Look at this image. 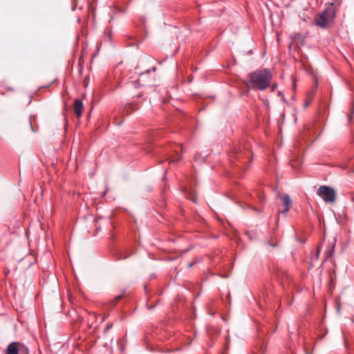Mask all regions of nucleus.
<instances>
[{"label":"nucleus","instance_id":"f03ea898","mask_svg":"<svg viewBox=\"0 0 354 354\" xmlns=\"http://www.w3.org/2000/svg\"><path fill=\"white\" fill-rule=\"evenodd\" d=\"M335 17V9L333 6H330L319 14L315 20L318 26L322 28H325L333 22Z\"/></svg>","mask_w":354,"mask_h":354},{"label":"nucleus","instance_id":"9b49d317","mask_svg":"<svg viewBox=\"0 0 354 354\" xmlns=\"http://www.w3.org/2000/svg\"><path fill=\"white\" fill-rule=\"evenodd\" d=\"M153 71H156V68H155V67H153Z\"/></svg>","mask_w":354,"mask_h":354},{"label":"nucleus","instance_id":"39448f33","mask_svg":"<svg viewBox=\"0 0 354 354\" xmlns=\"http://www.w3.org/2000/svg\"><path fill=\"white\" fill-rule=\"evenodd\" d=\"M278 197L283 202L285 208L282 209L280 213L286 214L289 210V207L290 205V198L288 194H280Z\"/></svg>","mask_w":354,"mask_h":354},{"label":"nucleus","instance_id":"0eeeda50","mask_svg":"<svg viewBox=\"0 0 354 354\" xmlns=\"http://www.w3.org/2000/svg\"><path fill=\"white\" fill-rule=\"evenodd\" d=\"M332 254H333V249H331V250H328L326 252V254H325V255H326V259H328V258L332 256Z\"/></svg>","mask_w":354,"mask_h":354},{"label":"nucleus","instance_id":"9d476101","mask_svg":"<svg viewBox=\"0 0 354 354\" xmlns=\"http://www.w3.org/2000/svg\"><path fill=\"white\" fill-rule=\"evenodd\" d=\"M111 327V326H107V328H106V330L109 329Z\"/></svg>","mask_w":354,"mask_h":354},{"label":"nucleus","instance_id":"7ed1b4c3","mask_svg":"<svg viewBox=\"0 0 354 354\" xmlns=\"http://www.w3.org/2000/svg\"><path fill=\"white\" fill-rule=\"evenodd\" d=\"M317 194L326 202L333 203L335 201V191L328 186L322 185L317 189Z\"/></svg>","mask_w":354,"mask_h":354},{"label":"nucleus","instance_id":"f257e3e1","mask_svg":"<svg viewBox=\"0 0 354 354\" xmlns=\"http://www.w3.org/2000/svg\"><path fill=\"white\" fill-rule=\"evenodd\" d=\"M248 78L249 87L263 91L270 86L272 74L268 69H261L249 73Z\"/></svg>","mask_w":354,"mask_h":354},{"label":"nucleus","instance_id":"423d86ee","mask_svg":"<svg viewBox=\"0 0 354 354\" xmlns=\"http://www.w3.org/2000/svg\"><path fill=\"white\" fill-rule=\"evenodd\" d=\"M74 111L77 117H80L82 113L83 104L80 100L76 99L74 102Z\"/></svg>","mask_w":354,"mask_h":354},{"label":"nucleus","instance_id":"1a4fd4ad","mask_svg":"<svg viewBox=\"0 0 354 354\" xmlns=\"http://www.w3.org/2000/svg\"><path fill=\"white\" fill-rule=\"evenodd\" d=\"M276 87H277V84H272V85L271 86V90H272V91H274V89L276 88Z\"/></svg>","mask_w":354,"mask_h":354},{"label":"nucleus","instance_id":"20e7f679","mask_svg":"<svg viewBox=\"0 0 354 354\" xmlns=\"http://www.w3.org/2000/svg\"><path fill=\"white\" fill-rule=\"evenodd\" d=\"M22 348L23 345L20 343L17 342H12L6 348V354H18Z\"/></svg>","mask_w":354,"mask_h":354},{"label":"nucleus","instance_id":"6e6552de","mask_svg":"<svg viewBox=\"0 0 354 354\" xmlns=\"http://www.w3.org/2000/svg\"><path fill=\"white\" fill-rule=\"evenodd\" d=\"M319 252H320V250H319V248H318L317 250V253H316V258L317 259H318V257H319Z\"/></svg>","mask_w":354,"mask_h":354}]
</instances>
